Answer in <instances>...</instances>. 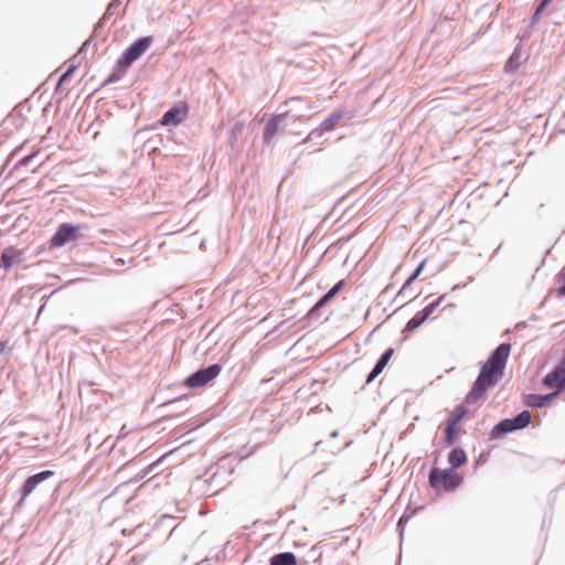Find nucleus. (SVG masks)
Returning <instances> with one entry per match:
<instances>
[{"instance_id": "1", "label": "nucleus", "mask_w": 565, "mask_h": 565, "mask_svg": "<svg viewBox=\"0 0 565 565\" xmlns=\"http://www.w3.org/2000/svg\"><path fill=\"white\" fill-rule=\"evenodd\" d=\"M503 375V373L483 363L471 390L466 396V403L469 405L477 403L490 387L495 386L501 381Z\"/></svg>"}, {"instance_id": "2", "label": "nucleus", "mask_w": 565, "mask_h": 565, "mask_svg": "<svg viewBox=\"0 0 565 565\" xmlns=\"http://www.w3.org/2000/svg\"><path fill=\"white\" fill-rule=\"evenodd\" d=\"M462 481V477H460L452 468L439 469L437 467H433L429 471L428 482L435 490L451 492L456 490Z\"/></svg>"}, {"instance_id": "3", "label": "nucleus", "mask_w": 565, "mask_h": 565, "mask_svg": "<svg viewBox=\"0 0 565 565\" xmlns=\"http://www.w3.org/2000/svg\"><path fill=\"white\" fill-rule=\"evenodd\" d=\"M531 424V413L527 409L520 412L513 418H504L497 423L489 433L491 440H498L503 436L521 430Z\"/></svg>"}, {"instance_id": "4", "label": "nucleus", "mask_w": 565, "mask_h": 565, "mask_svg": "<svg viewBox=\"0 0 565 565\" xmlns=\"http://www.w3.org/2000/svg\"><path fill=\"white\" fill-rule=\"evenodd\" d=\"M153 38L151 35L140 36L135 40L117 60V66L121 70H128L134 62L141 57L152 45Z\"/></svg>"}, {"instance_id": "5", "label": "nucleus", "mask_w": 565, "mask_h": 565, "mask_svg": "<svg viewBox=\"0 0 565 565\" xmlns=\"http://www.w3.org/2000/svg\"><path fill=\"white\" fill-rule=\"evenodd\" d=\"M222 371V365L218 363L210 364L205 367H201L186 376L183 384L190 388L195 390L207 385L210 382L215 380Z\"/></svg>"}, {"instance_id": "6", "label": "nucleus", "mask_w": 565, "mask_h": 565, "mask_svg": "<svg viewBox=\"0 0 565 565\" xmlns=\"http://www.w3.org/2000/svg\"><path fill=\"white\" fill-rule=\"evenodd\" d=\"M84 224L62 223L50 239L51 247H62L71 242L77 241Z\"/></svg>"}, {"instance_id": "7", "label": "nucleus", "mask_w": 565, "mask_h": 565, "mask_svg": "<svg viewBox=\"0 0 565 565\" xmlns=\"http://www.w3.org/2000/svg\"><path fill=\"white\" fill-rule=\"evenodd\" d=\"M54 476L52 470H42L38 473L29 476L20 488V498L15 504L17 509L24 505L26 498L44 481Z\"/></svg>"}, {"instance_id": "8", "label": "nucleus", "mask_w": 565, "mask_h": 565, "mask_svg": "<svg viewBox=\"0 0 565 565\" xmlns=\"http://www.w3.org/2000/svg\"><path fill=\"white\" fill-rule=\"evenodd\" d=\"M284 105L288 106V109L282 111L288 120H302L303 118L309 117L312 110L311 104L300 96L287 99Z\"/></svg>"}, {"instance_id": "9", "label": "nucleus", "mask_w": 565, "mask_h": 565, "mask_svg": "<svg viewBox=\"0 0 565 565\" xmlns=\"http://www.w3.org/2000/svg\"><path fill=\"white\" fill-rule=\"evenodd\" d=\"M542 384L545 387L554 388V393L559 395L565 391V362L561 360L559 364L556 365L551 372H548L543 379Z\"/></svg>"}, {"instance_id": "10", "label": "nucleus", "mask_w": 565, "mask_h": 565, "mask_svg": "<svg viewBox=\"0 0 565 565\" xmlns=\"http://www.w3.org/2000/svg\"><path fill=\"white\" fill-rule=\"evenodd\" d=\"M511 344L503 342L492 350L484 364L490 365L492 369L504 374V370L511 353Z\"/></svg>"}, {"instance_id": "11", "label": "nucleus", "mask_w": 565, "mask_h": 565, "mask_svg": "<svg viewBox=\"0 0 565 565\" xmlns=\"http://www.w3.org/2000/svg\"><path fill=\"white\" fill-rule=\"evenodd\" d=\"M286 115L281 113L273 115L263 130V140L265 143H269L277 135L284 131V122L287 121Z\"/></svg>"}, {"instance_id": "12", "label": "nucleus", "mask_w": 565, "mask_h": 565, "mask_svg": "<svg viewBox=\"0 0 565 565\" xmlns=\"http://www.w3.org/2000/svg\"><path fill=\"white\" fill-rule=\"evenodd\" d=\"M189 114V108L185 104L174 106L168 109L161 117L160 124L162 126H178L180 125Z\"/></svg>"}, {"instance_id": "13", "label": "nucleus", "mask_w": 565, "mask_h": 565, "mask_svg": "<svg viewBox=\"0 0 565 565\" xmlns=\"http://www.w3.org/2000/svg\"><path fill=\"white\" fill-rule=\"evenodd\" d=\"M107 22L104 21L102 18L99 21L95 24L92 35L82 44V46L78 49L77 53L74 55L73 61H77L81 63L83 60L86 58V51L88 46L90 45L94 38H103L105 39L106 35L104 34V26Z\"/></svg>"}, {"instance_id": "14", "label": "nucleus", "mask_w": 565, "mask_h": 565, "mask_svg": "<svg viewBox=\"0 0 565 565\" xmlns=\"http://www.w3.org/2000/svg\"><path fill=\"white\" fill-rule=\"evenodd\" d=\"M24 259L23 250L17 249L13 246L7 247L0 257V268L9 270L14 264H20Z\"/></svg>"}, {"instance_id": "15", "label": "nucleus", "mask_w": 565, "mask_h": 565, "mask_svg": "<svg viewBox=\"0 0 565 565\" xmlns=\"http://www.w3.org/2000/svg\"><path fill=\"white\" fill-rule=\"evenodd\" d=\"M394 354V349L388 348L386 349L380 358L376 360L373 369L366 376V384L372 383L385 369V366L388 364L390 360L392 359Z\"/></svg>"}, {"instance_id": "16", "label": "nucleus", "mask_w": 565, "mask_h": 565, "mask_svg": "<svg viewBox=\"0 0 565 565\" xmlns=\"http://www.w3.org/2000/svg\"><path fill=\"white\" fill-rule=\"evenodd\" d=\"M557 396V393L554 392L547 394L530 393L525 395L524 403L532 408H542L550 405Z\"/></svg>"}, {"instance_id": "17", "label": "nucleus", "mask_w": 565, "mask_h": 565, "mask_svg": "<svg viewBox=\"0 0 565 565\" xmlns=\"http://www.w3.org/2000/svg\"><path fill=\"white\" fill-rule=\"evenodd\" d=\"M343 286L344 280H339L337 284H334L326 294H323L318 299L315 306L310 309L309 315H312L313 312L327 306V303L330 302L341 291Z\"/></svg>"}, {"instance_id": "18", "label": "nucleus", "mask_w": 565, "mask_h": 565, "mask_svg": "<svg viewBox=\"0 0 565 565\" xmlns=\"http://www.w3.org/2000/svg\"><path fill=\"white\" fill-rule=\"evenodd\" d=\"M467 454L461 447H457L450 450L448 454L449 468L458 469L467 462Z\"/></svg>"}, {"instance_id": "19", "label": "nucleus", "mask_w": 565, "mask_h": 565, "mask_svg": "<svg viewBox=\"0 0 565 565\" xmlns=\"http://www.w3.org/2000/svg\"><path fill=\"white\" fill-rule=\"evenodd\" d=\"M269 565H298V559L292 552H279L269 558Z\"/></svg>"}, {"instance_id": "20", "label": "nucleus", "mask_w": 565, "mask_h": 565, "mask_svg": "<svg viewBox=\"0 0 565 565\" xmlns=\"http://www.w3.org/2000/svg\"><path fill=\"white\" fill-rule=\"evenodd\" d=\"M427 320V316H425L422 311L416 312L415 316L407 321L406 326L403 329V333L414 332Z\"/></svg>"}, {"instance_id": "21", "label": "nucleus", "mask_w": 565, "mask_h": 565, "mask_svg": "<svg viewBox=\"0 0 565 565\" xmlns=\"http://www.w3.org/2000/svg\"><path fill=\"white\" fill-rule=\"evenodd\" d=\"M425 264H426V259L422 260L417 267L413 270V273L407 277V279L405 280V282L403 284L402 288L399 289L397 296H403L406 290H408L413 284V281H415L419 275L422 274L424 267H425Z\"/></svg>"}, {"instance_id": "22", "label": "nucleus", "mask_w": 565, "mask_h": 565, "mask_svg": "<svg viewBox=\"0 0 565 565\" xmlns=\"http://www.w3.org/2000/svg\"><path fill=\"white\" fill-rule=\"evenodd\" d=\"M341 118V111H333L320 124V127L323 131H331L334 129Z\"/></svg>"}, {"instance_id": "23", "label": "nucleus", "mask_w": 565, "mask_h": 565, "mask_svg": "<svg viewBox=\"0 0 565 565\" xmlns=\"http://www.w3.org/2000/svg\"><path fill=\"white\" fill-rule=\"evenodd\" d=\"M521 54L515 49L512 55L507 60L504 64V72L507 74L514 73L520 66Z\"/></svg>"}, {"instance_id": "24", "label": "nucleus", "mask_w": 565, "mask_h": 565, "mask_svg": "<svg viewBox=\"0 0 565 565\" xmlns=\"http://www.w3.org/2000/svg\"><path fill=\"white\" fill-rule=\"evenodd\" d=\"M457 439V425L450 422H447L445 427V439L444 443L446 446H452Z\"/></svg>"}, {"instance_id": "25", "label": "nucleus", "mask_w": 565, "mask_h": 565, "mask_svg": "<svg viewBox=\"0 0 565 565\" xmlns=\"http://www.w3.org/2000/svg\"><path fill=\"white\" fill-rule=\"evenodd\" d=\"M126 72L127 70H121L117 66L116 63L111 73L103 82V85H109L119 82Z\"/></svg>"}, {"instance_id": "26", "label": "nucleus", "mask_w": 565, "mask_h": 565, "mask_svg": "<svg viewBox=\"0 0 565 565\" xmlns=\"http://www.w3.org/2000/svg\"><path fill=\"white\" fill-rule=\"evenodd\" d=\"M445 297V295L438 297L436 300L431 301L424 309L420 310L425 316H427V319H434L431 316L439 307V305L444 301Z\"/></svg>"}, {"instance_id": "27", "label": "nucleus", "mask_w": 565, "mask_h": 565, "mask_svg": "<svg viewBox=\"0 0 565 565\" xmlns=\"http://www.w3.org/2000/svg\"><path fill=\"white\" fill-rule=\"evenodd\" d=\"M245 127V124L243 121H237L234 124V126L231 129V138H230V146L233 148L237 137L243 132Z\"/></svg>"}, {"instance_id": "28", "label": "nucleus", "mask_w": 565, "mask_h": 565, "mask_svg": "<svg viewBox=\"0 0 565 565\" xmlns=\"http://www.w3.org/2000/svg\"><path fill=\"white\" fill-rule=\"evenodd\" d=\"M556 282L559 285L558 288L556 289L557 297L558 298L565 297V266L556 275Z\"/></svg>"}, {"instance_id": "29", "label": "nucleus", "mask_w": 565, "mask_h": 565, "mask_svg": "<svg viewBox=\"0 0 565 565\" xmlns=\"http://www.w3.org/2000/svg\"><path fill=\"white\" fill-rule=\"evenodd\" d=\"M466 414H467V408L462 405H458L455 408L452 417L448 422L458 425V423L466 416Z\"/></svg>"}, {"instance_id": "30", "label": "nucleus", "mask_w": 565, "mask_h": 565, "mask_svg": "<svg viewBox=\"0 0 565 565\" xmlns=\"http://www.w3.org/2000/svg\"><path fill=\"white\" fill-rule=\"evenodd\" d=\"M38 156V152H32V153H29L24 157H22L17 163H15V168H21V167H28Z\"/></svg>"}, {"instance_id": "31", "label": "nucleus", "mask_w": 565, "mask_h": 565, "mask_svg": "<svg viewBox=\"0 0 565 565\" xmlns=\"http://www.w3.org/2000/svg\"><path fill=\"white\" fill-rule=\"evenodd\" d=\"M77 68V65L75 63H72L66 71L61 75V77L57 81V87L62 85L64 81H66Z\"/></svg>"}, {"instance_id": "32", "label": "nucleus", "mask_w": 565, "mask_h": 565, "mask_svg": "<svg viewBox=\"0 0 565 565\" xmlns=\"http://www.w3.org/2000/svg\"><path fill=\"white\" fill-rule=\"evenodd\" d=\"M409 519V514H407V511L402 514V516L398 519L396 527L399 531L401 537L404 535L405 525Z\"/></svg>"}, {"instance_id": "33", "label": "nucleus", "mask_w": 565, "mask_h": 565, "mask_svg": "<svg viewBox=\"0 0 565 565\" xmlns=\"http://www.w3.org/2000/svg\"><path fill=\"white\" fill-rule=\"evenodd\" d=\"M323 132H324V131H323V130L321 129V127L319 126V127H317V128L312 129V130L308 134V136L305 138L303 142H309V141H312V140H315V139H317V138H321Z\"/></svg>"}, {"instance_id": "34", "label": "nucleus", "mask_w": 565, "mask_h": 565, "mask_svg": "<svg viewBox=\"0 0 565 565\" xmlns=\"http://www.w3.org/2000/svg\"><path fill=\"white\" fill-rule=\"evenodd\" d=\"M551 2V0H540L539 6L535 8L534 13L539 17L543 13L547 4Z\"/></svg>"}, {"instance_id": "35", "label": "nucleus", "mask_w": 565, "mask_h": 565, "mask_svg": "<svg viewBox=\"0 0 565 565\" xmlns=\"http://www.w3.org/2000/svg\"><path fill=\"white\" fill-rule=\"evenodd\" d=\"M115 14V9L113 6H107L105 13L103 14L102 19L106 22L110 20V18Z\"/></svg>"}, {"instance_id": "36", "label": "nucleus", "mask_w": 565, "mask_h": 565, "mask_svg": "<svg viewBox=\"0 0 565 565\" xmlns=\"http://www.w3.org/2000/svg\"><path fill=\"white\" fill-rule=\"evenodd\" d=\"M160 460L152 462L151 465L147 466L145 470L142 471L141 478H146L158 465Z\"/></svg>"}, {"instance_id": "37", "label": "nucleus", "mask_w": 565, "mask_h": 565, "mask_svg": "<svg viewBox=\"0 0 565 565\" xmlns=\"http://www.w3.org/2000/svg\"><path fill=\"white\" fill-rule=\"evenodd\" d=\"M539 19H540V17L536 15L535 13H533V15L531 18V21H530V24L534 25L539 21Z\"/></svg>"}, {"instance_id": "38", "label": "nucleus", "mask_w": 565, "mask_h": 565, "mask_svg": "<svg viewBox=\"0 0 565 565\" xmlns=\"http://www.w3.org/2000/svg\"><path fill=\"white\" fill-rule=\"evenodd\" d=\"M179 401H177V399L169 401L163 404V407H171V406L175 405Z\"/></svg>"}, {"instance_id": "39", "label": "nucleus", "mask_w": 565, "mask_h": 565, "mask_svg": "<svg viewBox=\"0 0 565 565\" xmlns=\"http://www.w3.org/2000/svg\"><path fill=\"white\" fill-rule=\"evenodd\" d=\"M120 3V0H111V2L108 6H113L114 9H116Z\"/></svg>"}, {"instance_id": "40", "label": "nucleus", "mask_w": 565, "mask_h": 565, "mask_svg": "<svg viewBox=\"0 0 565 565\" xmlns=\"http://www.w3.org/2000/svg\"><path fill=\"white\" fill-rule=\"evenodd\" d=\"M416 299V297L413 298V300ZM412 301V299L409 300V302ZM408 303V301L406 303H402V306L399 308H403L405 307L406 305Z\"/></svg>"}, {"instance_id": "41", "label": "nucleus", "mask_w": 565, "mask_h": 565, "mask_svg": "<svg viewBox=\"0 0 565 565\" xmlns=\"http://www.w3.org/2000/svg\"><path fill=\"white\" fill-rule=\"evenodd\" d=\"M338 436V431L334 430L332 434H331V437H337Z\"/></svg>"}, {"instance_id": "42", "label": "nucleus", "mask_w": 565, "mask_h": 565, "mask_svg": "<svg viewBox=\"0 0 565 565\" xmlns=\"http://www.w3.org/2000/svg\"><path fill=\"white\" fill-rule=\"evenodd\" d=\"M420 508H416L412 511L411 515L415 514L417 510H419Z\"/></svg>"}, {"instance_id": "43", "label": "nucleus", "mask_w": 565, "mask_h": 565, "mask_svg": "<svg viewBox=\"0 0 565 565\" xmlns=\"http://www.w3.org/2000/svg\"><path fill=\"white\" fill-rule=\"evenodd\" d=\"M177 529H178V525L173 526V529H172V531H171L170 535H171V534H172Z\"/></svg>"}, {"instance_id": "44", "label": "nucleus", "mask_w": 565, "mask_h": 565, "mask_svg": "<svg viewBox=\"0 0 565 565\" xmlns=\"http://www.w3.org/2000/svg\"><path fill=\"white\" fill-rule=\"evenodd\" d=\"M499 249H501V245L498 246V248L494 252V255L499 252Z\"/></svg>"}, {"instance_id": "45", "label": "nucleus", "mask_w": 565, "mask_h": 565, "mask_svg": "<svg viewBox=\"0 0 565 565\" xmlns=\"http://www.w3.org/2000/svg\"><path fill=\"white\" fill-rule=\"evenodd\" d=\"M321 443H322L321 440H320V441H317V443H316V447H318Z\"/></svg>"}, {"instance_id": "46", "label": "nucleus", "mask_w": 565, "mask_h": 565, "mask_svg": "<svg viewBox=\"0 0 565 565\" xmlns=\"http://www.w3.org/2000/svg\"><path fill=\"white\" fill-rule=\"evenodd\" d=\"M409 290H411V288L408 290H406V292L402 297H404L406 294H409Z\"/></svg>"}]
</instances>
